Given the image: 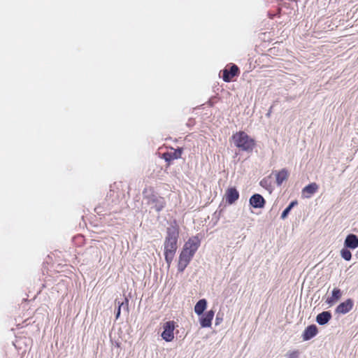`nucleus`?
<instances>
[{"label": "nucleus", "mask_w": 358, "mask_h": 358, "mask_svg": "<svg viewBox=\"0 0 358 358\" xmlns=\"http://www.w3.org/2000/svg\"><path fill=\"white\" fill-rule=\"evenodd\" d=\"M342 296V292L338 288H334L331 297L327 299L326 302L329 305L334 304Z\"/></svg>", "instance_id": "nucleus-16"}, {"label": "nucleus", "mask_w": 358, "mask_h": 358, "mask_svg": "<svg viewBox=\"0 0 358 358\" xmlns=\"http://www.w3.org/2000/svg\"><path fill=\"white\" fill-rule=\"evenodd\" d=\"M193 257L194 255H191L189 252L188 253L187 252L182 250L179 256L178 271L179 272H182L187 266Z\"/></svg>", "instance_id": "nucleus-5"}, {"label": "nucleus", "mask_w": 358, "mask_h": 358, "mask_svg": "<svg viewBox=\"0 0 358 358\" xmlns=\"http://www.w3.org/2000/svg\"><path fill=\"white\" fill-rule=\"evenodd\" d=\"M341 255L346 261H350L352 257V254L347 248H343L341 250Z\"/></svg>", "instance_id": "nucleus-23"}, {"label": "nucleus", "mask_w": 358, "mask_h": 358, "mask_svg": "<svg viewBox=\"0 0 358 358\" xmlns=\"http://www.w3.org/2000/svg\"><path fill=\"white\" fill-rule=\"evenodd\" d=\"M225 196L227 202L232 204L238 199L239 194L235 188L231 187L227 190Z\"/></svg>", "instance_id": "nucleus-14"}, {"label": "nucleus", "mask_w": 358, "mask_h": 358, "mask_svg": "<svg viewBox=\"0 0 358 358\" xmlns=\"http://www.w3.org/2000/svg\"><path fill=\"white\" fill-rule=\"evenodd\" d=\"M331 318V314L329 311H324L318 314L316 317V322L320 324H326Z\"/></svg>", "instance_id": "nucleus-15"}, {"label": "nucleus", "mask_w": 358, "mask_h": 358, "mask_svg": "<svg viewBox=\"0 0 358 358\" xmlns=\"http://www.w3.org/2000/svg\"><path fill=\"white\" fill-rule=\"evenodd\" d=\"M215 315V311L213 310H208L200 318V324L201 327H210L211 326L212 320Z\"/></svg>", "instance_id": "nucleus-9"}, {"label": "nucleus", "mask_w": 358, "mask_h": 358, "mask_svg": "<svg viewBox=\"0 0 358 358\" xmlns=\"http://www.w3.org/2000/svg\"><path fill=\"white\" fill-rule=\"evenodd\" d=\"M164 331L162 333V337L167 342L171 341L174 338L173 331L175 329V322L173 321H169L163 325Z\"/></svg>", "instance_id": "nucleus-3"}, {"label": "nucleus", "mask_w": 358, "mask_h": 358, "mask_svg": "<svg viewBox=\"0 0 358 358\" xmlns=\"http://www.w3.org/2000/svg\"><path fill=\"white\" fill-rule=\"evenodd\" d=\"M207 306V301L206 299H200L195 305L194 306V312L200 315H201L203 311L206 310Z\"/></svg>", "instance_id": "nucleus-18"}, {"label": "nucleus", "mask_w": 358, "mask_h": 358, "mask_svg": "<svg viewBox=\"0 0 358 358\" xmlns=\"http://www.w3.org/2000/svg\"><path fill=\"white\" fill-rule=\"evenodd\" d=\"M289 173L286 169H282L276 173V182L280 185L288 178Z\"/></svg>", "instance_id": "nucleus-19"}, {"label": "nucleus", "mask_w": 358, "mask_h": 358, "mask_svg": "<svg viewBox=\"0 0 358 358\" xmlns=\"http://www.w3.org/2000/svg\"><path fill=\"white\" fill-rule=\"evenodd\" d=\"M181 155L182 150L178 149L164 154V158L166 161H171L180 158Z\"/></svg>", "instance_id": "nucleus-17"}, {"label": "nucleus", "mask_w": 358, "mask_h": 358, "mask_svg": "<svg viewBox=\"0 0 358 358\" xmlns=\"http://www.w3.org/2000/svg\"><path fill=\"white\" fill-rule=\"evenodd\" d=\"M167 235L164 241V250L176 251L178 238V229L175 225L167 228Z\"/></svg>", "instance_id": "nucleus-2"}, {"label": "nucleus", "mask_w": 358, "mask_h": 358, "mask_svg": "<svg viewBox=\"0 0 358 358\" xmlns=\"http://www.w3.org/2000/svg\"><path fill=\"white\" fill-rule=\"evenodd\" d=\"M299 352L298 350L289 351L285 354L286 358H298Z\"/></svg>", "instance_id": "nucleus-24"}, {"label": "nucleus", "mask_w": 358, "mask_h": 358, "mask_svg": "<svg viewBox=\"0 0 358 358\" xmlns=\"http://www.w3.org/2000/svg\"><path fill=\"white\" fill-rule=\"evenodd\" d=\"M298 203L297 201H292L289 206L283 210L281 215V219L285 220L288 214L289 213L290 210L294 208L295 206H296Z\"/></svg>", "instance_id": "nucleus-22"}, {"label": "nucleus", "mask_w": 358, "mask_h": 358, "mask_svg": "<svg viewBox=\"0 0 358 358\" xmlns=\"http://www.w3.org/2000/svg\"><path fill=\"white\" fill-rule=\"evenodd\" d=\"M319 186L315 182H312L304 187L301 192V196L305 199L310 198L318 190Z\"/></svg>", "instance_id": "nucleus-8"}, {"label": "nucleus", "mask_w": 358, "mask_h": 358, "mask_svg": "<svg viewBox=\"0 0 358 358\" xmlns=\"http://www.w3.org/2000/svg\"><path fill=\"white\" fill-rule=\"evenodd\" d=\"M345 248L354 250L358 247V237L353 234L348 235L344 241Z\"/></svg>", "instance_id": "nucleus-11"}, {"label": "nucleus", "mask_w": 358, "mask_h": 358, "mask_svg": "<svg viewBox=\"0 0 358 358\" xmlns=\"http://www.w3.org/2000/svg\"><path fill=\"white\" fill-rule=\"evenodd\" d=\"M176 251L164 250L165 260L167 263L168 268L170 267L171 264L174 258Z\"/></svg>", "instance_id": "nucleus-20"}, {"label": "nucleus", "mask_w": 358, "mask_h": 358, "mask_svg": "<svg viewBox=\"0 0 358 358\" xmlns=\"http://www.w3.org/2000/svg\"><path fill=\"white\" fill-rule=\"evenodd\" d=\"M200 245V241L198 237L194 236L187 241L182 248L185 252H189L191 255H194L196 251Z\"/></svg>", "instance_id": "nucleus-4"}, {"label": "nucleus", "mask_w": 358, "mask_h": 358, "mask_svg": "<svg viewBox=\"0 0 358 358\" xmlns=\"http://www.w3.org/2000/svg\"><path fill=\"white\" fill-rule=\"evenodd\" d=\"M147 203L151 206L156 211H160L164 206L165 202L162 197L152 195L151 197L145 199Z\"/></svg>", "instance_id": "nucleus-6"}, {"label": "nucleus", "mask_w": 358, "mask_h": 358, "mask_svg": "<svg viewBox=\"0 0 358 358\" xmlns=\"http://www.w3.org/2000/svg\"><path fill=\"white\" fill-rule=\"evenodd\" d=\"M128 299H124V301H122V302H120V301H118L117 303H118V308H117V313H116V318L117 319L120 315V312H121V309L123 308L124 310H125L127 312H128Z\"/></svg>", "instance_id": "nucleus-21"}, {"label": "nucleus", "mask_w": 358, "mask_h": 358, "mask_svg": "<svg viewBox=\"0 0 358 358\" xmlns=\"http://www.w3.org/2000/svg\"><path fill=\"white\" fill-rule=\"evenodd\" d=\"M354 306V302L351 299H348L344 302L340 303L336 308V313L338 314H346L349 313Z\"/></svg>", "instance_id": "nucleus-7"}, {"label": "nucleus", "mask_w": 358, "mask_h": 358, "mask_svg": "<svg viewBox=\"0 0 358 358\" xmlns=\"http://www.w3.org/2000/svg\"><path fill=\"white\" fill-rule=\"evenodd\" d=\"M238 73V68L236 65L233 64L229 70L225 69L223 70V80L229 82L233 77L236 76Z\"/></svg>", "instance_id": "nucleus-12"}, {"label": "nucleus", "mask_w": 358, "mask_h": 358, "mask_svg": "<svg viewBox=\"0 0 358 358\" xmlns=\"http://www.w3.org/2000/svg\"><path fill=\"white\" fill-rule=\"evenodd\" d=\"M250 204L253 208H262L264 206L265 200L262 195H260L259 194H255L250 197Z\"/></svg>", "instance_id": "nucleus-10"}, {"label": "nucleus", "mask_w": 358, "mask_h": 358, "mask_svg": "<svg viewBox=\"0 0 358 358\" xmlns=\"http://www.w3.org/2000/svg\"><path fill=\"white\" fill-rule=\"evenodd\" d=\"M317 334V328L315 324H312L308 326L304 330L303 333V341H308L313 338Z\"/></svg>", "instance_id": "nucleus-13"}, {"label": "nucleus", "mask_w": 358, "mask_h": 358, "mask_svg": "<svg viewBox=\"0 0 358 358\" xmlns=\"http://www.w3.org/2000/svg\"><path fill=\"white\" fill-rule=\"evenodd\" d=\"M236 146L243 151L252 152L255 147V141L243 131L238 132L233 136Z\"/></svg>", "instance_id": "nucleus-1"}]
</instances>
